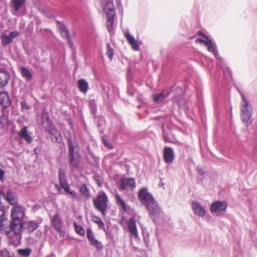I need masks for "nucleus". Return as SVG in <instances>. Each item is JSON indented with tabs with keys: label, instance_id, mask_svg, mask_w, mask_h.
<instances>
[{
	"label": "nucleus",
	"instance_id": "nucleus-32",
	"mask_svg": "<svg viewBox=\"0 0 257 257\" xmlns=\"http://www.w3.org/2000/svg\"><path fill=\"white\" fill-rule=\"evenodd\" d=\"M1 40L2 44L4 46H7L12 42L13 40L10 36L3 35L1 36Z\"/></svg>",
	"mask_w": 257,
	"mask_h": 257
},
{
	"label": "nucleus",
	"instance_id": "nucleus-17",
	"mask_svg": "<svg viewBox=\"0 0 257 257\" xmlns=\"http://www.w3.org/2000/svg\"><path fill=\"white\" fill-rule=\"evenodd\" d=\"M43 125L45 130L51 135H54L57 133V130L55 125L50 120L49 118L47 116L43 122Z\"/></svg>",
	"mask_w": 257,
	"mask_h": 257
},
{
	"label": "nucleus",
	"instance_id": "nucleus-27",
	"mask_svg": "<svg viewBox=\"0 0 257 257\" xmlns=\"http://www.w3.org/2000/svg\"><path fill=\"white\" fill-rule=\"evenodd\" d=\"M77 83L80 91L86 93L88 89V83L85 80L81 79L78 81Z\"/></svg>",
	"mask_w": 257,
	"mask_h": 257
},
{
	"label": "nucleus",
	"instance_id": "nucleus-42",
	"mask_svg": "<svg viewBox=\"0 0 257 257\" xmlns=\"http://www.w3.org/2000/svg\"><path fill=\"white\" fill-rule=\"evenodd\" d=\"M103 144L107 148L109 149L112 148V145L111 143L108 142L107 141L102 139Z\"/></svg>",
	"mask_w": 257,
	"mask_h": 257
},
{
	"label": "nucleus",
	"instance_id": "nucleus-12",
	"mask_svg": "<svg viewBox=\"0 0 257 257\" xmlns=\"http://www.w3.org/2000/svg\"><path fill=\"white\" fill-rule=\"evenodd\" d=\"M59 183L61 185V187L65 190L66 192L69 191L70 187L69 185L67 182V180L66 179L65 172V171L60 169L59 170Z\"/></svg>",
	"mask_w": 257,
	"mask_h": 257
},
{
	"label": "nucleus",
	"instance_id": "nucleus-7",
	"mask_svg": "<svg viewBox=\"0 0 257 257\" xmlns=\"http://www.w3.org/2000/svg\"><path fill=\"white\" fill-rule=\"evenodd\" d=\"M127 227L131 235L135 238H138L139 233L138 231L136 220L135 217H131L126 222Z\"/></svg>",
	"mask_w": 257,
	"mask_h": 257
},
{
	"label": "nucleus",
	"instance_id": "nucleus-8",
	"mask_svg": "<svg viewBox=\"0 0 257 257\" xmlns=\"http://www.w3.org/2000/svg\"><path fill=\"white\" fill-rule=\"evenodd\" d=\"M86 235L87 238L91 245L94 246L98 250H102L103 245L100 241L95 238L91 229L89 228L86 229Z\"/></svg>",
	"mask_w": 257,
	"mask_h": 257
},
{
	"label": "nucleus",
	"instance_id": "nucleus-22",
	"mask_svg": "<svg viewBox=\"0 0 257 257\" xmlns=\"http://www.w3.org/2000/svg\"><path fill=\"white\" fill-rule=\"evenodd\" d=\"M10 123L8 116V113H3L0 117V128L7 129Z\"/></svg>",
	"mask_w": 257,
	"mask_h": 257
},
{
	"label": "nucleus",
	"instance_id": "nucleus-30",
	"mask_svg": "<svg viewBox=\"0 0 257 257\" xmlns=\"http://www.w3.org/2000/svg\"><path fill=\"white\" fill-rule=\"evenodd\" d=\"M73 225L74 227L75 231L80 236H84L85 234L84 229L80 225L77 224L76 222H73Z\"/></svg>",
	"mask_w": 257,
	"mask_h": 257
},
{
	"label": "nucleus",
	"instance_id": "nucleus-26",
	"mask_svg": "<svg viewBox=\"0 0 257 257\" xmlns=\"http://www.w3.org/2000/svg\"><path fill=\"white\" fill-rule=\"evenodd\" d=\"M5 198L12 205H14L17 203V198L15 197L10 190L7 191Z\"/></svg>",
	"mask_w": 257,
	"mask_h": 257
},
{
	"label": "nucleus",
	"instance_id": "nucleus-43",
	"mask_svg": "<svg viewBox=\"0 0 257 257\" xmlns=\"http://www.w3.org/2000/svg\"><path fill=\"white\" fill-rule=\"evenodd\" d=\"M5 172L2 169L0 168V180L2 181L4 179Z\"/></svg>",
	"mask_w": 257,
	"mask_h": 257
},
{
	"label": "nucleus",
	"instance_id": "nucleus-41",
	"mask_svg": "<svg viewBox=\"0 0 257 257\" xmlns=\"http://www.w3.org/2000/svg\"><path fill=\"white\" fill-rule=\"evenodd\" d=\"M20 35L19 32L17 31H13L10 33V36L12 38V39L13 40V39L17 37Z\"/></svg>",
	"mask_w": 257,
	"mask_h": 257
},
{
	"label": "nucleus",
	"instance_id": "nucleus-49",
	"mask_svg": "<svg viewBox=\"0 0 257 257\" xmlns=\"http://www.w3.org/2000/svg\"><path fill=\"white\" fill-rule=\"evenodd\" d=\"M98 185L100 186H101L100 183H98Z\"/></svg>",
	"mask_w": 257,
	"mask_h": 257
},
{
	"label": "nucleus",
	"instance_id": "nucleus-15",
	"mask_svg": "<svg viewBox=\"0 0 257 257\" xmlns=\"http://www.w3.org/2000/svg\"><path fill=\"white\" fill-rule=\"evenodd\" d=\"M124 35L133 49L135 51H138L140 49L139 45L137 41L135 39L134 37L129 33L128 31H126L124 33Z\"/></svg>",
	"mask_w": 257,
	"mask_h": 257
},
{
	"label": "nucleus",
	"instance_id": "nucleus-35",
	"mask_svg": "<svg viewBox=\"0 0 257 257\" xmlns=\"http://www.w3.org/2000/svg\"><path fill=\"white\" fill-rule=\"evenodd\" d=\"M31 252V249L29 248L25 249H19L18 250V252L19 254L26 257L29 256L30 255Z\"/></svg>",
	"mask_w": 257,
	"mask_h": 257
},
{
	"label": "nucleus",
	"instance_id": "nucleus-6",
	"mask_svg": "<svg viewBox=\"0 0 257 257\" xmlns=\"http://www.w3.org/2000/svg\"><path fill=\"white\" fill-rule=\"evenodd\" d=\"M241 98L244 104L241 106V117L242 120L245 123H248L251 116V107L245 97L241 95Z\"/></svg>",
	"mask_w": 257,
	"mask_h": 257
},
{
	"label": "nucleus",
	"instance_id": "nucleus-9",
	"mask_svg": "<svg viewBox=\"0 0 257 257\" xmlns=\"http://www.w3.org/2000/svg\"><path fill=\"white\" fill-rule=\"evenodd\" d=\"M52 224L54 229L59 233L61 236H63L65 234L64 231L61 229L62 220L60 215L58 214H55L51 220Z\"/></svg>",
	"mask_w": 257,
	"mask_h": 257
},
{
	"label": "nucleus",
	"instance_id": "nucleus-48",
	"mask_svg": "<svg viewBox=\"0 0 257 257\" xmlns=\"http://www.w3.org/2000/svg\"><path fill=\"white\" fill-rule=\"evenodd\" d=\"M55 188L58 191V192L60 193L61 191V187L57 184H55Z\"/></svg>",
	"mask_w": 257,
	"mask_h": 257
},
{
	"label": "nucleus",
	"instance_id": "nucleus-19",
	"mask_svg": "<svg viewBox=\"0 0 257 257\" xmlns=\"http://www.w3.org/2000/svg\"><path fill=\"white\" fill-rule=\"evenodd\" d=\"M20 138L24 139L28 144H30L33 141V138L28 134L27 126H24L19 133Z\"/></svg>",
	"mask_w": 257,
	"mask_h": 257
},
{
	"label": "nucleus",
	"instance_id": "nucleus-34",
	"mask_svg": "<svg viewBox=\"0 0 257 257\" xmlns=\"http://www.w3.org/2000/svg\"><path fill=\"white\" fill-rule=\"evenodd\" d=\"M61 34L64 38H65L67 39L70 46L72 47L73 46V44L70 38L68 30L62 32Z\"/></svg>",
	"mask_w": 257,
	"mask_h": 257
},
{
	"label": "nucleus",
	"instance_id": "nucleus-5",
	"mask_svg": "<svg viewBox=\"0 0 257 257\" xmlns=\"http://www.w3.org/2000/svg\"><path fill=\"white\" fill-rule=\"evenodd\" d=\"M24 215V211L22 207L20 206H15L11 209V215L12 220L11 221L20 224L21 226V230H22L23 228V223L22 221Z\"/></svg>",
	"mask_w": 257,
	"mask_h": 257
},
{
	"label": "nucleus",
	"instance_id": "nucleus-28",
	"mask_svg": "<svg viewBox=\"0 0 257 257\" xmlns=\"http://www.w3.org/2000/svg\"><path fill=\"white\" fill-rule=\"evenodd\" d=\"M21 73L22 76L25 77L27 80H31L32 79V74L28 68L22 67L21 68Z\"/></svg>",
	"mask_w": 257,
	"mask_h": 257
},
{
	"label": "nucleus",
	"instance_id": "nucleus-29",
	"mask_svg": "<svg viewBox=\"0 0 257 257\" xmlns=\"http://www.w3.org/2000/svg\"><path fill=\"white\" fill-rule=\"evenodd\" d=\"M91 220L93 222L97 224L99 228L104 229V224L99 217L93 215L91 217Z\"/></svg>",
	"mask_w": 257,
	"mask_h": 257
},
{
	"label": "nucleus",
	"instance_id": "nucleus-2",
	"mask_svg": "<svg viewBox=\"0 0 257 257\" xmlns=\"http://www.w3.org/2000/svg\"><path fill=\"white\" fill-rule=\"evenodd\" d=\"M138 197L142 205L145 206L152 215H158L160 213L161 209L157 204L153 195L148 192L147 189H141L138 194Z\"/></svg>",
	"mask_w": 257,
	"mask_h": 257
},
{
	"label": "nucleus",
	"instance_id": "nucleus-31",
	"mask_svg": "<svg viewBox=\"0 0 257 257\" xmlns=\"http://www.w3.org/2000/svg\"><path fill=\"white\" fill-rule=\"evenodd\" d=\"M107 17V24L106 27L107 28L108 31L110 32L113 28V20H114V16L112 15H109V16Z\"/></svg>",
	"mask_w": 257,
	"mask_h": 257
},
{
	"label": "nucleus",
	"instance_id": "nucleus-39",
	"mask_svg": "<svg viewBox=\"0 0 257 257\" xmlns=\"http://www.w3.org/2000/svg\"><path fill=\"white\" fill-rule=\"evenodd\" d=\"M1 254L2 257H12L9 251L6 249L2 250Z\"/></svg>",
	"mask_w": 257,
	"mask_h": 257
},
{
	"label": "nucleus",
	"instance_id": "nucleus-20",
	"mask_svg": "<svg viewBox=\"0 0 257 257\" xmlns=\"http://www.w3.org/2000/svg\"><path fill=\"white\" fill-rule=\"evenodd\" d=\"M192 208L194 213L199 216H203L205 214V211L203 207L197 201H193Z\"/></svg>",
	"mask_w": 257,
	"mask_h": 257
},
{
	"label": "nucleus",
	"instance_id": "nucleus-44",
	"mask_svg": "<svg viewBox=\"0 0 257 257\" xmlns=\"http://www.w3.org/2000/svg\"><path fill=\"white\" fill-rule=\"evenodd\" d=\"M67 193L70 194L71 195L74 197H77V193L74 191H71L70 189L69 191H68Z\"/></svg>",
	"mask_w": 257,
	"mask_h": 257
},
{
	"label": "nucleus",
	"instance_id": "nucleus-40",
	"mask_svg": "<svg viewBox=\"0 0 257 257\" xmlns=\"http://www.w3.org/2000/svg\"><path fill=\"white\" fill-rule=\"evenodd\" d=\"M163 136L164 142L165 143H172L170 138L169 137L168 135L167 134L164 132Z\"/></svg>",
	"mask_w": 257,
	"mask_h": 257
},
{
	"label": "nucleus",
	"instance_id": "nucleus-46",
	"mask_svg": "<svg viewBox=\"0 0 257 257\" xmlns=\"http://www.w3.org/2000/svg\"><path fill=\"white\" fill-rule=\"evenodd\" d=\"M68 30L66 28V27L65 26V25H61L60 27V32L61 33L63 31H66Z\"/></svg>",
	"mask_w": 257,
	"mask_h": 257
},
{
	"label": "nucleus",
	"instance_id": "nucleus-38",
	"mask_svg": "<svg viewBox=\"0 0 257 257\" xmlns=\"http://www.w3.org/2000/svg\"><path fill=\"white\" fill-rule=\"evenodd\" d=\"M207 41L205 43V45L207 47L208 50L210 52H213L214 51V47L213 46L212 42L208 38Z\"/></svg>",
	"mask_w": 257,
	"mask_h": 257
},
{
	"label": "nucleus",
	"instance_id": "nucleus-1",
	"mask_svg": "<svg viewBox=\"0 0 257 257\" xmlns=\"http://www.w3.org/2000/svg\"><path fill=\"white\" fill-rule=\"evenodd\" d=\"M0 232L5 234L8 238L10 244L17 246L21 243L22 230L19 224L10 221V224L5 221H0Z\"/></svg>",
	"mask_w": 257,
	"mask_h": 257
},
{
	"label": "nucleus",
	"instance_id": "nucleus-16",
	"mask_svg": "<svg viewBox=\"0 0 257 257\" xmlns=\"http://www.w3.org/2000/svg\"><path fill=\"white\" fill-rule=\"evenodd\" d=\"M10 75L7 71L4 69H0V87L5 86L8 83Z\"/></svg>",
	"mask_w": 257,
	"mask_h": 257
},
{
	"label": "nucleus",
	"instance_id": "nucleus-25",
	"mask_svg": "<svg viewBox=\"0 0 257 257\" xmlns=\"http://www.w3.org/2000/svg\"><path fill=\"white\" fill-rule=\"evenodd\" d=\"M115 198L116 204L121 207L124 212H125L127 211V207L125 201L121 198L120 196L117 192L115 193Z\"/></svg>",
	"mask_w": 257,
	"mask_h": 257
},
{
	"label": "nucleus",
	"instance_id": "nucleus-21",
	"mask_svg": "<svg viewBox=\"0 0 257 257\" xmlns=\"http://www.w3.org/2000/svg\"><path fill=\"white\" fill-rule=\"evenodd\" d=\"M170 93L169 90H164L159 94H154L152 96L153 101L156 103L161 102Z\"/></svg>",
	"mask_w": 257,
	"mask_h": 257
},
{
	"label": "nucleus",
	"instance_id": "nucleus-18",
	"mask_svg": "<svg viewBox=\"0 0 257 257\" xmlns=\"http://www.w3.org/2000/svg\"><path fill=\"white\" fill-rule=\"evenodd\" d=\"M23 227L27 231L28 233H32L35 231L38 227V223L33 220L26 222L23 224Z\"/></svg>",
	"mask_w": 257,
	"mask_h": 257
},
{
	"label": "nucleus",
	"instance_id": "nucleus-37",
	"mask_svg": "<svg viewBox=\"0 0 257 257\" xmlns=\"http://www.w3.org/2000/svg\"><path fill=\"white\" fill-rule=\"evenodd\" d=\"M5 216L6 211L5 208L3 206L0 205V221L6 220Z\"/></svg>",
	"mask_w": 257,
	"mask_h": 257
},
{
	"label": "nucleus",
	"instance_id": "nucleus-45",
	"mask_svg": "<svg viewBox=\"0 0 257 257\" xmlns=\"http://www.w3.org/2000/svg\"><path fill=\"white\" fill-rule=\"evenodd\" d=\"M206 42H207V41H205V40H203L202 39H200V38L197 39L196 40V42L199 43H203L204 44H205V43Z\"/></svg>",
	"mask_w": 257,
	"mask_h": 257
},
{
	"label": "nucleus",
	"instance_id": "nucleus-24",
	"mask_svg": "<svg viewBox=\"0 0 257 257\" xmlns=\"http://www.w3.org/2000/svg\"><path fill=\"white\" fill-rule=\"evenodd\" d=\"M11 102L9 95L6 92H0V104L4 107H7L10 106Z\"/></svg>",
	"mask_w": 257,
	"mask_h": 257
},
{
	"label": "nucleus",
	"instance_id": "nucleus-10",
	"mask_svg": "<svg viewBox=\"0 0 257 257\" xmlns=\"http://www.w3.org/2000/svg\"><path fill=\"white\" fill-rule=\"evenodd\" d=\"M163 158L165 163L171 164L173 162L175 156L173 149L171 147H165L163 150Z\"/></svg>",
	"mask_w": 257,
	"mask_h": 257
},
{
	"label": "nucleus",
	"instance_id": "nucleus-11",
	"mask_svg": "<svg viewBox=\"0 0 257 257\" xmlns=\"http://www.w3.org/2000/svg\"><path fill=\"white\" fill-rule=\"evenodd\" d=\"M136 186V182L133 178H122L120 180V188L122 190H126L127 187L133 189Z\"/></svg>",
	"mask_w": 257,
	"mask_h": 257
},
{
	"label": "nucleus",
	"instance_id": "nucleus-4",
	"mask_svg": "<svg viewBox=\"0 0 257 257\" xmlns=\"http://www.w3.org/2000/svg\"><path fill=\"white\" fill-rule=\"evenodd\" d=\"M77 146L74 145L72 141L69 140L68 142V153H69V160L70 164L75 168H77L80 159V156L77 151L75 150L77 148Z\"/></svg>",
	"mask_w": 257,
	"mask_h": 257
},
{
	"label": "nucleus",
	"instance_id": "nucleus-36",
	"mask_svg": "<svg viewBox=\"0 0 257 257\" xmlns=\"http://www.w3.org/2000/svg\"><path fill=\"white\" fill-rule=\"evenodd\" d=\"M107 54L110 60H111L113 55V49L111 48L109 44H107Z\"/></svg>",
	"mask_w": 257,
	"mask_h": 257
},
{
	"label": "nucleus",
	"instance_id": "nucleus-23",
	"mask_svg": "<svg viewBox=\"0 0 257 257\" xmlns=\"http://www.w3.org/2000/svg\"><path fill=\"white\" fill-rule=\"evenodd\" d=\"M25 3V0H11L10 6L15 12H18Z\"/></svg>",
	"mask_w": 257,
	"mask_h": 257
},
{
	"label": "nucleus",
	"instance_id": "nucleus-3",
	"mask_svg": "<svg viewBox=\"0 0 257 257\" xmlns=\"http://www.w3.org/2000/svg\"><path fill=\"white\" fill-rule=\"evenodd\" d=\"M107 197L104 192L101 193L93 199V204L95 208L104 216L105 215V211L107 208Z\"/></svg>",
	"mask_w": 257,
	"mask_h": 257
},
{
	"label": "nucleus",
	"instance_id": "nucleus-13",
	"mask_svg": "<svg viewBox=\"0 0 257 257\" xmlns=\"http://www.w3.org/2000/svg\"><path fill=\"white\" fill-rule=\"evenodd\" d=\"M227 206V205L225 202L216 201L211 204L210 210L212 212H220L224 211Z\"/></svg>",
	"mask_w": 257,
	"mask_h": 257
},
{
	"label": "nucleus",
	"instance_id": "nucleus-47",
	"mask_svg": "<svg viewBox=\"0 0 257 257\" xmlns=\"http://www.w3.org/2000/svg\"><path fill=\"white\" fill-rule=\"evenodd\" d=\"M197 34L199 35H200V36H202V37L205 38L206 39H208V37L205 35H204L203 32L201 31H199L198 32H197Z\"/></svg>",
	"mask_w": 257,
	"mask_h": 257
},
{
	"label": "nucleus",
	"instance_id": "nucleus-14",
	"mask_svg": "<svg viewBox=\"0 0 257 257\" xmlns=\"http://www.w3.org/2000/svg\"><path fill=\"white\" fill-rule=\"evenodd\" d=\"M103 11L105 13L106 16L114 15V8L112 1H107L103 5Z\"/></svg>",
	"mask_w": 257,
	"mask_h": 257
},
{
	"label": "nucleus",
	"instance_id": "nucleus-33",
	"mask_svg": "<svg viewBox=\"0 0 257 257\" xmlns=\"http://www.w3.org/2000/svg\"><path fill=\"white\" fill-rule=\"evenodd\" d=\"M80 192L83 196L86 198H88L89 196V190L85 184H83L81 186Z\"/></svg>",
	"mask_w": 257,
	"mask_h": 257
}]
</instances>
